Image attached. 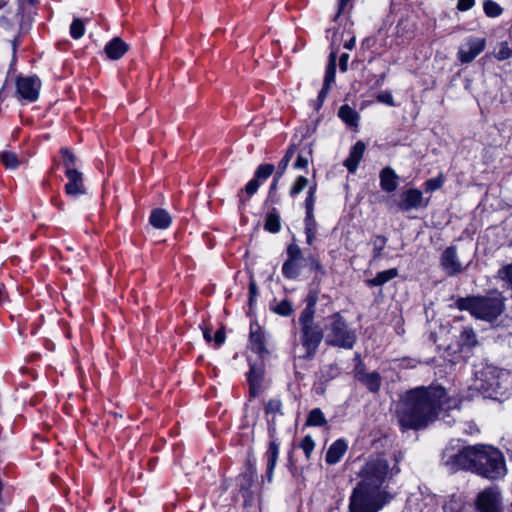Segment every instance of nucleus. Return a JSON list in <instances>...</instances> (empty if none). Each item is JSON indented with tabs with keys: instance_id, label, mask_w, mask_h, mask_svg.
<instances>
[{
	"instance_id": "1",
	"label": "nucleus",
	"mask_w": 512,
	"mask_h": 512,
	"mask_svg": "<svg viewBox=\"0 0 512 512\" xmlns=\"http://www.w3.org/2000/svg\"><path fill=\"white\" fill-rule=\"evenodd\" d=\"M453 410H459V400L449 397L443 387L421 386L400 397L396 417L402 430H420Z\"/></svg>"
},
{
	"instance_id": "2",
	"label": "nucleus",
	"mask_w": 512,
	"mask_h": 512,
	"mask_svg": "<svg viewBox=\"0 0 512 512\" xmlns=\"http://www.w3.org/2000/svg\"><path fill=\"white\" fill-rule=\"evenodd\" d=\"M505 298L495 292L486 296H470L457 299L455 305L460 311H468L473 317L491 322L505 309Z\"/></svg>"
},
{
	"instance_id": "3",
	"label": "nucleus",
	"mask_w": 512,
	"mask_h": 512,
	"mask_svg": "<svg viewBox=\"0 0 512 512\" xmlns=\"http://www.w3.org/2000/svg\"><path fill=\"white\" fill-rule=\"evenodd\" d=\"M474 473L489 480H498L507 469L502 453L490 445H476Z\"/></svg>"
},
{
	"instance_id": "4",
	"label": "nucleus",
	"mask_w": 512,
	"mask_h": 512,
	"mask_svg": "<svg viewBox=\"0 0 512 512\" xmlns=\"http://www.w3.org/2000/svg\"><path fill=\"white\" fill-rule=\"evenodd\" d=\"M324 339L327 345L352 349L357 336L353 329H350L339 313L327 317L324 326Z\"/></svg>"
},
{
	"instance_id": "5",
	"label": "nucleus",
	"mask_w": 512,
	"mask_h": 512,
	"mask_svg": "<svg viewBox=\"0 0 512 512\" xmlns=\"http://www.w3.org/2000/svg\"><path fill=\"white\" fill-rule=\"evenodd\" d=\"M361 478L357 488L381 493V488L389 478L387 460L380 457L370 459L361 470Z\"/></svg>"
},
{
	"instance_id": "6",
	"label": "nucleus",
	"mask_w": 512,
	"mask_h": 512,
	"mask_svg": "<svg viewBox=\"0 0 512 512\" xmlns=\"http://www.w3.org/2000/svg\"><path fill=\"white\" fill-rule=\"evenodd\" d=\"M476 445L467 446L454 452L447 448L443 453V463L452 472L458 470H471L474 472Z\"/></svg>"
},
{
	"instance_id": "7",
	"label": "nucleus",
	"mask_w": 512,
	"mask_h": 512,
	"mask_svg": "<svg viewBox=\"0 0 512 512\" xmlns=\"http://www.w3.org/2000/svg\"><path fill=\"white\" fill-rule=\"evenodd\" d=\"M382 493H374L355 487L350 497L351 512H378L381 507Z\"/></svg>"
},
{
	"instance_id": "8",
	"label": "nucleus",
	"mask_w": 512,
	"mask_h": 512,
	"mask_svg": "<svg viewBox=\"0 0 512 512\" xmlns=\"http://www.w3.org/2000/svg\"><path fill=\"white\" fill-rule=\"evenodd\" d=\"M474 386L485 397H493L497 394L500 388V383L496 369L493 367H486L481 371H477L475 374Z\"/></svg>"
},
{
	"instance_id": "9",
	"label": "nucleus",
	"mask_w": 512,
	"mask_h": 512,
	"mask_svg": "<svg viewBox=\"0 0 512 512\" xmlns=\"http://www.w3.org/2000/svg\"><path fill=\"white\" fill-rule=\"evenodd\" d=\"M323 337L324 333L318 325L301 327L300 341L304 349L303 359H311L315 355Z\"/></svg>"
},
{
	"instance_id": "10",
	"label": "nucleus",
	"mask_w": 512,
	"mask_h": 512,
	"mask_svg": "<svg viewBox=\"0 0 512 512\" xmlns=\"http://www.w3.org/2000/svg\"><path fill=\"white\" fill-rule=\"evenodd\" d=\"M486 46L485 38L469 37L457 52V58L462 64L471 63Z\"/></svg>"
},
{
	"instance_id": "11",
	"label": "nucleus",
	"mask_w": 512,
	"mask_h": 512,
	"mask_svg": "<svg viewBox=\"0 0 512 512\" xmlns=\"http://www.w3.org/2000/svg\"><path fill=\"white\" fill-rule=\"evenodd\" d=\"M40 79L35 76L18 77L16 80L17 94L27 102H34L39 97Z\"/></svg>"
},
{
	"instance_id": "12",
	"label": "nucleus",
	"mask_w": 512,
	"mask_h": 512,
	"mask_svg": "<svg viewBox=\"0 0 512 512\" xmlns=\"http://www.w3.org/2000/svg\"><path fill=\"white\" fill-rule=\"evenodd\" d=\"M477 508L480 512H501L499 491L496 488L482 491L477 497Z\"/></svg>"
},
{
	"instance_id": "13",
	"label": "nucleus",
	"mask_w": 512,
	"mask_h": 512,
	"mask_svg": "<svg viewBox=\"0 0 512 512\" xmlns=\"http://www.w3.org/2000/svg\"><path fill=\"white\" fill-rule=\"evenodd\" d=\"M354 376L372 393L378 392L381 388L382 378L380 374L376 371L367 372L361 362L355 366Z\"/></svg>"
},
{
	"instance_id": "14",
	"label": "nucleus",
	"mask_w": 512,
	"mask_h": 512,
	"mask_svg": "<svg viewBox=\"0 0 512 512\" xmlns=\"http://www.w3.org/2000/svg\"><path fill=\"white\" fill-rule=\"evenodd\" d=\"M440 265L448 276L458 275L464 270L455 246H449L443 251Z\"/></svg>"
},
{
	"instance_id": "15",
	"label": "nucleus",
	"mask_w": 512,
	"mask_h": 512,
	"mask_svg": "<svg viewBox=\"0 0 512 512\" xmlns=\"http://www.w3.org/2000/svg\"><path fill=\"white\" fill-rule=\"evenodd\" d=\"M427 205L428 200L424 201L422 192L416 188H411L402 193L399 208L407 212L412 209L424 208Z\"/></svg>"
},
{
	"instance_id": "16",
	"label": "nucleus",
	"mask_w": 512,
	"mask_h": 512,
	"mask_svg": "<svg viewBox=\"0 0 512 512\" xmlns=\"http://www.w3.org/2000/svg\"><path fill=\"white\" fill-rule=\"evenodd\" d=\"M68 183L65 185V191L69 196L77 197L85 193L82 173L78 170L66 171Z\"/></svg>"
},
{
	"instance_id": "17",
	"label": "nucleus",
	"mask_w": 512,
	"mask_h": 512,
	"mask_svg": "<svg viewBox=\"0 0 512 512\" xmlns=\"http://www.w3.org/2000/svg\"><path fill=\"white\" fill-rule=\"evenodd\" d=\"M267 460V481L271 483L273 481V472L279 457V443L275 439H272L269 443L268 450L265 453Z\"/></svg>"
},
{
	"instance_id": "18",
	"label": "nucleus",
	"mask_w": 512,
	"mask_h": 512,
	"mask_svg": "<svg viewBox=\"0 0 512 512\" xmlns=\"http://www.w3.org/2000/svg\"><path fill=\"white\" fill-rule=\"evenodd\" d=\"M265 413L267 416H272L268 420V431L271 438H273L276 432L275 417L276 415H283L282 403L279 399H270L265 405Z\"/></svg>"
},
{
	"instance_id": "19",
	"label": "nucleus",
	"mask_w": 512,
	"mask_h": 512,
	"mask_svg": "<svg viewBox=\"0 0 512 512\" xmlns=\"http://www.w3.org/2000/svg\"><path fill=\"white\" fill-rule=\"evenodd\" d=\"M380 187L383 191L391 193L398 187V175L390 167H385L381 170L380 175Z\"/></svg>"
},
{
	"instance_id": "20",
	"label": "nucleus",
	"mask_w": 512,
	"mask_h": 512,
	"mask_svg": "<svg viewBox=\"0 0 512 512\" xmlns=\"http://www.w3.org/2000/svg\"><path fill=\"white\" fill-rule=\"evenodd\" d=\"M365 144L358 141L350 151L349 157L344 161V166L350 173H354L363 157Z\"/></svg>"
},
{
	"instance_id": "21",
	"label": "nucleus",
	"mask_w": 512,
	"mask_h": 512,
	"mask_svg": "<svg viewBox=\"0 0 512 512\" xmlns=\"http://www.w3.org/2000/svg\"><path fill=\"white\" fill-rule=\"evenodd\" d=\"M127 51L128 45L119 37L113 38L105 46V52L112 60L120 59Z\"/></svg>"
},
{
	"instance_id": "22",
	"label": "nucleus",
	"mask_w": 512,
	"mask_h": 512,
	"mask_svg": "<svg viewBox=\"0 0 512 512\" xmlns=\"http://www.w3.org/2000/svg\"><path fill=\"white\" fill-rule=\"evenodd\" d=\"M149 222L156 229H167L172 222V218L168 211L157 208L152 210Z\"/></svg>"
},
{
	"instance_id": "23",
	"label": "nucleus",
	"mask_w": 512,
	"mask_h": 512,
	"mask_svg": "<svg viewBox=\"0 0 512 512\" xmlns=\"http://www.w3.org/2000/svg\"><path fill=\"white\" fill-rule=\"evenodd\" d=\"M347 444L344 440H336L326 453V462L330 465L338 463L347 451Z\"/></svg>"
},
{
	"instance_id": "24",
	"label": "nucleus",
	"mask_w": 512,
	"mask_h": 512,
	"mask_svg": "<svg viewBox=\"0 0 512 512\" xmlns=\"http://www.w3.org/2000/svg\"><path fill=\"white\" fill-rule=\"evenodd\" d=\"M248 382H249V394L250 397H257L260 393L261 382H262V372L260 369L255 366H251L249 374H248Z\"/></svg>"
},
{
	"instance_id": "25",
	"label": "nucleus",
	"mask_w": 512,
	"mask_h": 512,
	"mask_svg": "<svg viewBox=\"0 0 512 512\" xmlns=\"http://www.w3.org/2000/svg\"><path fill=\"white\" fill-rule=\"evenodd\" d=\"M397 276L398 270L396 268H391L388 270L378 272L376 276L372 279H367L366 284L370 287L382 286L387 282L391 281L392 279L396 278Z\"/></svg>"
},
{
	"instance_id": "26",
	"label": "nucleus",
	"mask_w": 512,
	"mask_h": 512,
	"mask_svg": "<svg viewBox=\"0 0 512 512\" xmlns=\"http://www.w3.org/2000/svg\"><path fill=\"white\" fill-rule=\"evenodd\" d=\"M305 235H306V242L309 245H312L317 234V228L318 224L316 222L314 212H306L305 219Z\"/></svg>"
},
{
	"instance_id": "27",
	"label": "nucleus",
	"mask_w": 512,
	"mask_h": 512,
	"mask_svg": "<svg viewBox=\"0 0 512 512\" xmlns=\"http://www.w3.org/2000/svg\"><path fill=\"white\" fill-rule=\"evenodd\" d=\"M338 116L349 126H357L359 121L358 113L347 104L340 107Z\"/></svg>"
},
{
	"instance_id": "28",
	"label": "nucleus",
	"mask_w": 512,
	"mask_h": 512,
	"mask_svg": "<svg viewBox=\"0 0 512 512\" xmlns=\"http://www.w3.org/2000/svg\"><path fill=\"white\" fill-rule=\"evenodd\" d=\"M265 229L271 233H277L281 229L280 216L276 209L269 212L265 219Z\"/></svg>"
},
{
	"instance_id": "29",
	"label": "nucleus",
	"mask_w": 512,
	"mask_h": 512,
	"mask_svg": "<svg viewBox=\"0 0 512 512\" xmlns=\"http://www.w3.org/2000/svg\"><path fill=\"white\" fill-rule=\"evenodd\" d=\"M477 344V337L472 328H464L459 336V345L461 347L471 348Z\"/></svg>"
},
{
	"instance_id": "30",
	"label": "nucleus",
	"mask_w": 512,
	"mask_h": 512,
	"mask_svg": "<svg viewBox=\"0 0 512 512\" xmlns=\"http://www.w3.org/2000/svg\"><path fill=\"white\" fill-rule=\"evenodd\" d=\"M301 270V264L297 261L286 260L282 266V273L288 279H296Z\"/></svg>"
},
{
	"instance_id": "31",
	"label": "nucleus",
	"mask_w": 512,
	"mask_h": 512,
	"mask_svg": "<svg viewBox=\"0 0 512 512\" xmlns=\"http://www.w3.org/2000/svg\"><path fill=\"white\" fill-rule=\"evenodd\" d=\"M296 146L295 145H291L285 155L283 156V158L281 159V161L279 162L278 164V167H277V171L276 173L278 174V178H281L283 176V174L285 173L292 157L294 156L295 152H296Z\"/></svg>"
},
{
	"instance_id": "32",
	"label": "nucleus",
	"mask_w": 512,
	"mask_h": 512,
	"mask_svg": "<svg viewBox=\"0 0 512 512\" xmlns=\"http://www.w3.org/2000/svg\"><path fill=\"white\" fill-rule=\"evenodd\" d=\"M327 423L326 418L319 408L312 409L307 417L306 424L309 426H324Z\"/></svg>"
},
{
	"instance_id": "33",
	"label": "nucleus",
	"mask_w": 512,
	"mask_h": 512,
	"mask_svg": "<svg viewBox=\"0 0 512 512\" xmlns=\"http://www.w3.org/2000/svg\"><path fill=\"white\" fill-rule=\"evenodd\" d=\"M387 238L383 235H377L372 239L373 255L372 260H378L382 256V252L386 246Z\"/></svg>"
},
{
	"instance_id": "34",
	"label": "nucleus",
	"mask_w": 512,
	"mask_h": 512,
	"mask_svg": "<svg viewBox=\"0 0 512 512\" xmlns=\"http://www.w3.org/2000/svg\"><path fill=\"white\" fill-rule=\"evenodd\" d=\"M203 337L204 339L210 343L212 340L215 342V346L219 347L221 346L225 341V332L223 329H219L216 331L214 337L212 338V331L210 328H203Z\"/></svg>"
},
{
	"instance_id": "35",
	"label": "nucleus",
	"mask_w": 512,
	"mask_h": 512,
	"mask_svg": "<svg viewBox=\"0 0 512 512\" xmlns=\"http://www.w3.org/2000/svg\"><path fill=\"white\" fill-rule=\"evenodd\" d=\"M1 161L6 168L16 169L19 166L17 155L12 151H3L0 155Z\"/></svg>"
},
{
	"instance_id": "36",
	"label": "nucleus",
	"mask_w": 512,
	"mask_h": 512,
	"mask_svg": "<svg viewBox=\"0 0 512 512\" xmlns=\"http://www.w3.org/2000/svg\"><path fill=\"white\" fill-rule=\"evenodd\" d=\"M275 167L273 164H261L257 167L254 178L260 181H265L274 172Z\"/></svg>"
},
{
	"instance_id": "37",
	"label": "nucleus",
	"mask_w": 512,
	"mask_h": 512,
	"mask_svg": "<svg viewBox=\"0 0 512 512\" xmlns=\"http://www.w3.org/2000/svg\"><path fill=\"white\" fill-rule=\"evenodd\" d=\"M336 64L335 54L331 53L330 61L325 71L324 85L329 86L335 81Z\"/></svg>"
},
{
	"instance_id": "38",
	"label": "nucleus",
	"mask_w": 512,
	"mask_h": 512,
	"mask_svg": "<svg viewBox=\"0 0 512 512\" xmlns=\"http://www.w3.org/2000/svg\"><path fill=\"white\" fill-rule=\"evenodd\" d=\"M315 310L310 307H305L299 316V323L301 327L315 326L314 323Z\"/></svg>"
},
{
	"instance_id": "39",
	"label": "nucleus",
	"mask_w": 512,
	"mask_h": 512,
	"mask_svg": "<svg viewBox=\"0 0 512 512\" xmlns=\"http://www.w3.org/2000/svg\"><path fill=\"white\" fill-rule=\"evenodd\" d=\"M483 9L488 17H498L503 11L499 4L493 0H486L483 4Z\"/></svg>"
},
{
	"instance_id": "40",
	"label": "nucleus",
	"mask_w": 512,
	"mask_h": 512,
	"mask_svg": "<svg viewBox=\"0 0 512 512\" xmlns=\"http://www.w3.org/2000/svg\"><path fill=\"white\" fill-rule=\"evenodd\" d=\"M307 184L308 179L306 177L298 176L290 188L289 195L291 197H295L296 195L300 194L306 188Z\"/></svg>"
},
{
	"instance_id": "41",
	"label": "nucleus",
	"mask_w": 512,
	"mask_h": 512,
	"mask_svg": "<svg viewBox=\"0 0 512 512\" xmlns=\"http://www.w3.org/2000/svg\"><path fill=\"white\" fill-rule=\"evenodd\" d=\"M60 153L63 157V163L66 168V171L76 170L75 169V163H76L75 155L68 148H62L60 150Z\"/></svg>"
},
{
	"instance_id": "42",
	"label": "nucleus",
	"mask_w": 512,
	"mask_h": 512,
	"mask_svg": "<svg viewBox=\"0 0 512 512\" xmlns=\"http://www.w3.org/2000/svg\"><path fill=\"white\" fill-rule=\"evenodd\" d=\"M444 184V177L443 175H438L437 177L428 179L425 183V191L426 192H434L438 189H440Z\"/></svg>"
},
{
	"instance_id": "43",
	"label": "nucleus",
	"mask_w": 512,
	"mask_h": 512,
	"mask_svg": "<svg viewBox=\"0 0 512 512\" xmlns=\"http://www.w3.org/2000/svg\"><path fill=\"white\" fill-rule=\"evenodd\" d=\"M272 311L281 316H289L293 312L291 303L287 300H283L271 307Z\"/></svg>"
},
{
	"instance_id": "44",
	"label": "nucleus",
	"mask_w": 512,
	"mask_h": 512,
	"mask_svg": "<svg viewBox=\"0 0 512 512\" xmlns=\"http://www.w3.org/2000/svg\"><path fill=\"white\" fill-rule=\"evenodd\" d=\"M84 23L80 19H74L70 26V34L74 39H79L84 35Z\"/></svg>"
},
{
	"instance_id": "45",
	"label": "nucleus",
	"mask_w": 512,
	"mask_h": 512,
	"mask_svg": "<svg viewBox=\"0 0 512 512\" xmlns=\"http://www.w3.org/2000/svg\"><path fill=\"white\" fill-rule=\"evenodd\" d=\"M316 190V185L311 186L308 190L307 197L304 203L306 212H314V205L316 202Z\"/></svg>"
},
{
	"instance_id": "46",
	"label": "nucleus",
	"mask_w": 512,
	"mask_h": 512,
	"mask_svg": "<svg viewBox=\"0 0 512 512\" xmlns=\"http://www.w3.org/2000/svg\"><path fill=\"white\" fill-rule=\"evenodd\" d=\"M299 446L303 450L306 458L309 459L314 448H315V443H314L312 437L310 435L305 436L301 440Z\"/></svg>"
},
{
	"instance_id": "47",
	"label": "nucleus",
	"mask_w": 512,
	"mask_h": 512,
	"mask_svg": "<svg viewBox=\"0 0 512 512\" xmlns=\"http://www.w3.org/2000/svg\"><path fill=\"white\" fill-rule=\"evenodd\" d=\"M512 56V50L508 46L507 42H501L498 46V49L495 52V57L500 60H506Z\"/></svg>"
},
{
	"instance_id": "48",
	"label": "nucleus",
	"mask_w": 512,
	"mask_h": 512,
	"mask_svg": "<svg viewBox=\"0 0 512 512\" xmlns=\"http://www.w3.org/2000/svg\"><path fill=\"white\" fill-rule=\"evenodd\" d=\"M287 255H288L287 260L297 261V262L303 260L302 250L295 243H292L287 247Z\"/></svg>"
},
{
	"instance_id": "49",
	"label": "nucleus",
	"mask_w": 512,
	"mask_h": 512,
	"mask_svg": "<svg viewBox=\"0 0 512 512\" xmlns=\"http://www.w3.org/2000/svg\"><path fill=\"white\" fill-rule=\"evenodd\" d=\"M498 278L506 281L512 287V263L503 266L497 273Z\"/></svg>"
},
{
	"instance_id": "50",
	"label": "nucleus",
	"mask_w": 512,
	"mask_h": 512,
	"mask_svg": "<svg viewBox=\"0 0 512 512\" xmlns=\"http://www.w3.org/2000/svg\"><path fill=\"white\" fill-rule=\"evenodd\" d=\"M377 100L380 102V103H384L388 106H395V102H394V98L392 96V94L388 91H384V92H381L377 95Z\"/></svg>"
},
{
	"instance_id": "51",
	"label": "nucleus",
	"mask_w": 512,
	"mask_h": 512,
	"mask_svg": "<svg viewBox=\"0 0 512 512\" xmlns=\"http://www.w3.org/2000/svg\"><path fill=\"white\" fill-rule=\"evenodd\" d=\"M303 266H310V268L313 270L321 269V264L319 260L313 255L303 257Z\"/></svg>"
},
{
	"instance_id": "52",
	"label": "nucleus",
	"mask_w": 512,
	"mask_h": 512,
	"mask_svg": "<svg viewBox=\"0 0 512 512\" xmlns=\"http://www.w3.org/2000/svg\"><path fill=\"white\" fill-rule=\"evenodd\" d=\"M259 186H260V182L257 179H255V178L251 179L245 186L246 194L248 196H253L257 192Z\"/></svg>"
},
{
	"instance_id": "53",
	"label": "nucleus",
	"mask_w": 512,
	"mask_h": 512,
	"mask_svg": "<svg viewBox=\"0 0 512 512\" xmlns=\"http://www.w3.org/2000/svg\"><path fill=\"white\" fill-rule=\"evenodd\" d=\"M309 160L307 157H304L302 154H299L297 156V159L295 163L293 164V167L295 169H306L308 167Z\"/></svg>"
},
{
	"instance_id": "54",
	"label": "nucleus",
	"mask_w": 512,
	"mask_h": 512,
	"mask_svg": "<svg viewBox=\"0 0 512 512\" xmlns=\"http://www.w3.org/2000/svg\"><path fill=\"white\" fill-rule=\"evenodd\" d=\"M475 4L474 0H458L457 8L460 11H468Z\"/></svg>"
},
{
	"instance_id": "55",
	"label": "nucleus",
	"mask_w": 512,
	"mask_h": 512,
	"mask_svg": "<svg viewBox=\"0 0 512 512\" xmlns=\"http://www.w3.org/2000/svg\"><path fill=\"white\" fill-rule=\"evenodd\" d=\"M348 60H349V55L347 53H344L341 55L340 60H339V67L342 72H345L347 70Z\"/></svg>"
},
{
	"instance_id": "56",
	"label": "nucleus",
	"mask_w": 512,
	"mask_h": 512,
	"mask_svg": "<svg viewBox=\"0 0 512 512\" xmlns=\"http://www.w3.org/2000/svg\"><path fill=\"white\" fill-rule=\"evenodd\" d=\"M317 303V295L314 293H310L306 298V307H310L315 310V306Z\"/></svg>"
},
{
	"instance_id": "57",
	"label": "nucleus",
	"mask_w": 512,
	"mask_h": 512,
	"mask_svg": "<svg viewBox=\"0 0 512 512\" xmlns=\"http://www.w3.org/2000/svg\"><path fill=\"white\" fill-rule=\"evenodd\" d=\"M249 293H250V303H252L254 297L257 295V287L254 282H251L249 285Z\"/></svg>"
},
{
	"instance_id": "58",
	"label": "nucleus",
	"mask_w": 512,
	"mask_h": 512,
	"mask_svg": "<svg viewBox=\"0 0 512 512\" xmlns=\"http://www.w3.org/2000/svg\"><path fill=\"white\" fill-rule=\"evenodd\" d=\"M329 89H330V87H329V86L323 85V87H322V89H321V91L319 92V95H318V99H319L321 102L325 99V97H326V95H327V93H328Z\"/></svg>"
},
{
	"instance_id": "59",
	"label": "nucleus",
	"mask_w": 512,
	"mask_h": 512,
	"mask_svg": "<svg viewBox=\"0 0 512 512\" xmlns=\"http://www.w3.org/2000/svg\"><path fill=\"white\" fill-rule=\"evenodd\" d=\"M350 0H339V4H338V13L336 15V17H338L344 10V8L346 7V5L348 4Z\"/></svg>"
},
{
	"instance_id": "60",
	"label": "nucleus",
	"mask_w": 512,
	"mask_h": 512,
	"mask_svg": "<svg viewBox=\"0 0 512 512\" xmlns=\"http://www.w3.org/2000/svg\"><path fill=\"white\" fill-rule=\"evenodd\" d=\"M279 179L280 178H278V174L276 173L275 177L270 185V191H269L270 194L273 193L274 191H276Z\"/></svg>"
},
{
	"instance_id": "61",
	"label": "nucleus",
	"mask_w": 512,
	"mask_h": 512,
	"mask_svg": "<svg viewBox=\"0 0 512 512\" xmlns=\"http://www.w3.org/2000/svg\"><path fill=\"white\" fill-rule=\"evenodd\" d=\"M250 338H251V340H252L254 343H259V345H260V346L262 345L260 335H258V334H256V333H254L253 331H251Z\"/></svg>"
},
{
	"instance_id": "62",
	"label": "nucleus",
	"mask_w": 512,
	"mask_h": 512,
	"mask_svg": "<svg viewBox=\"0 0 512 512\" xmlns=\"http://www.w3.org/2000/svg\"><path fill=\"white\" fill-rule=\"evenodd\" d=\"M355 46V37H352L349 41L345 42L344 48L352 50Z\"/></svg>"
},
{
	"instance_id": "63",
	"label": "nucleus",
	"mask_w": 512,
	"mask_h": 512,
	"mask_svg": "<svg viewBox=\"0 0 512 512\" xmlns=\"http://www.w3.org/2000/svg\"><path fill=\"white\" fill-rule=\"evenodd\" d=\"M238 197H239L240 207H243V204H244V199H243V190H240V191H239V193H238Z\"/></svg>"
},
{
	"instance_id": "64",
	"label": "nucleus",
	"mask_w": 512,
	"mask_h": 512,
	"mask_svg": "<svg viewBox=\"0 0 512 512\" xmlns=\"http://www.w3.org/2000/svg\"><path fill=\"white\" fill-rule=\"evenodd\" d=\"M449 508V505L448 504H445L444 505V509L447 510Z\"/></svg>"
}]
</instances>
